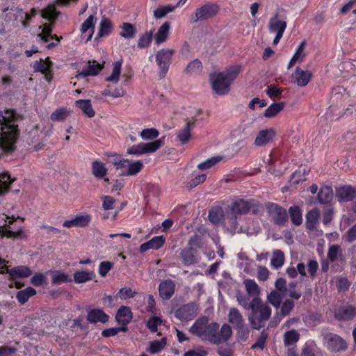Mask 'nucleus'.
<instances>
[{
	"label": "nucleus",
	"instance_id": "39",
	"mask_svg": "<svg viewBox=\"0 0 356 356\" xmlns=\"http://www.w3.org/2000/svg\"><path fill=\"white\" fill-rule=\"evenodd\" d=\"M122 31L120 33L121 37L130 39L134 38L136 33V26L129 22H123L120 26Z\"/></svg>",
	"mask_w": 356,
	"mask_h": 356
},
{
	"label": "nucleus",
	"instance_id": "41",
	"mask_svg": "<svg viewBox=\"0 0 356 356\" xmlns=\"http://www.w3.org/2000/svg\"><path fill=\"white\" fill-rule=\"evenodd\" d=\"M154 30L146 31L142 34L138 40L137 46L139 49H145L150 46L153 40Z\"/></svg>",
	"mask_w": 356,
	"mask_h": 356
},
{
	"label": "nucleus",
	"instance_id": "20",
	"mask_svg": "<svg viewBox=\"0 0 356 356\" xmlns=\"http://www.w3.org/2000/svg\"><path fill=\"white\" fill-rule=\"evenodd\" d=\"M109 320V316L102 309H92L88 311L87 321L90 323H106Z\"/></svg>",
	"mask_w": 356,
	"mask_h": 356
},
{
	"label": "nucleus",
	"instance_id": "4",
	"mask_svg": "<svg viewBox=\"0 0 356 356\" xmlns=\"http://www.w3.org/2000/svg\"><path fill=\"white\" fill-rule=\"evenodd\" d=\"M250 307L252 311L249 317L250 324L252 328L259 330L264 325V323L269 319L271 315V309L268 305L263 304L258 297L252 300Z\"/></svg>",
	"mask_w": 356,
	"mask_h": 356
},
{
	"label": "nucleus",
	"instance_id": "28",
	"mask_svg": "<svg viewBox=\"0 0 356 356\" xmlns=\"http://www.w3.org/2000/svg\"><path fill=\"white\" fill-rule=\"evenodd\" d=\"M170 24L168 22H165L158 29L154 35V40L156 44H161L165 42L170 35Z\"/></svg>",
	"mask_w": 356,
	"mask_h": 356
},
{
	"label": "nucleus",
	"instance_id": "30",
	"mask_svg": "<svg viewBox=\"0 0 356 356\" xmlns=\"http://www.w3.org/2000/svg\"><path fill=\"white\" fill-rule=\"evenodd\" d=\"M333 198V190L331 186H322L318 193V199L321 204H325L331 202Z\"/></svg>",
	"mask_w": 356,
	"mask_h": 356
},
{
	"label": "nucleus",
	"instance_id": "21",
	"mask_svg": "<svg viewBox=\"0 0 356 356\" xmlns=\"http://www.w3.org/2000/svg\"><path fill=\"white\" fill-rule=\"evenodd\" d=\"M312 73L308 70H303L300 67H297L293 75L296 83L299 87L306 86L312 78Z\"/></svg>",
	"mask_w": 356,
	"mask_h": 356
},
{
	"label": "nucleus",
	"instance_id": "26",
	"mask_svg": "<svg viewBox=\"0 0 356 356\" xmlns=\"http://www.w3.org/2000/svg\"><path fill=\"white\" fill-rule=\"evenodd\" d=\"M209 323L208 318L202 317L197 319L191 327L190 332L198 337L202 338L204 334L205 328Z\"/></svg>",
	"mask_w": 356,
	"mask_h": 356
},
{
	"label": "nucleus",
	"instance_id": "3",
	"mask_svg": "<svg viewBox=\"0 0 356 356\" xmlns=\"http://www.w3.org/2000/svg\"><path fill=\"white\" fill-rule=\"evenodd\" d=\"M242 71L240 65H232L225 71L211 74L209 79L213 90L218 95H225L229 92L232 83L236 79Z\"/></svg>",
	"mask_w": 356,
	"mask_h": 356
},
{
	"label": "nucleus",
	"instance_id": "47",
	"mask_svg": "<svg viewBox=\"0 0 356 356\" xmlns=\"http://www.w3.org/2000/svg\"><path fill=\"white\" fill-rule=\"evenodd\" d=\"M222 160V156H212L211 158H209L206 161L199 163L197 168L200 170H206L210 169Z\"/></svg>",
	"mask_w": 356,
	"mask_h": 356
},
{
	"label": "nucleus",
	"instance_id": "17",
	"mask_svg": "<svg viewBox=\"0 0 356 356\" xmlns=\"http://www.w3.org/2000/svg\"><path fill=\"white\" fill-rule=\"evenodd\" d=\"M92 220V216L90 214L84 213L76 215L73 219L65 220L63 223L65 227L70 228L72 227H86Z\"/></svg>",
	"mask_w": 356,
	"mask_h": 356
},
{
	"label": "nucleus",
	"instance_id": "8",
	"mask_svg": "<svg viewBox=\"0 0 356 356\" xmlns=\"http://www.w3.org/2000/svg\"><path fill=\"white\" fill-rule=\"evenodd\" d=\"M219 11V6L216 3H208L195 10L194 15L191 16V22L195 23L198 21L206 20L214 17Z\"/></svg>",
	"mask_w": 356,
	"mask_h": 356
},
{
	"label": "nucleus",
	"instance_id": "11",
	"mask_svg": "<svg viewBox=\"0 0 356 356\" xmlns=\"http://www.w3.org/2000/svg\"><path fill=\"white\" fill-rule=\"evenodd\" d=\"M197 309L196 304L190 302L178 308L175 313L176 318L180 321H191L195 318Z\"/></svg>",
	"mask_w": 356,
	"mask_h": 356
},
{
	"label": "nucleus",
	"instance_id": "51",
	"mask_svg": "<svg viewBox=\"0 0 356 356\" xmlns=\"http://www.w3.org/2000/svg\"><path fill=\"white\" fill-rule=\"evenodd\" d=\"M300 339V334L295 330L287 331L284 334V342L286 346H291Z\"/></svg>",
	"mask_w": 356,
	"mask_h": 356
},
{
	"label": "nucleus",
	"instance_id": "63",
	"mask_svg": "<svg viewBox=\"0 0 356 356\" xmlns=\"http://www.w3.org/2000/svg\"><path fill=\"white\" fill-rule=\"evenodd\" d=\"M162 323V319L158 316L151 317L147 322V328L153 333L158 330V325Z\"/></svg>",
	"mask_w": 356,
	"mask_h": 356
},
{
	"label": "nucleus",
	"instance_id": "29",
	"mask_svg": "<svg viewBox=\"0 0 356 356\" xmlns=\"http://www.w3.org/2000/svg\"><path fill=\"white\" fill-rule=\"evenodd\" d=\"M15 180V179L11 178L8 172L0 173V196L5 195L10 191V185Z\"/></svg>",
	"mask_w": 356,
	"mask_h": 356
},
{
	"label": "nucleus",
	"instance_id": "52",
	"mask_svg": "<svg viewBox=\"0 0 356 356\" xmlns=\"http://www.w3.org/2000/svg\"><path fill=\"white\" fill-rule=\"evenodd\" d=\"M202 70V64L199 59H195L190 62L186 67L184 72L186 74H198Z\"/></svg>",
	"mask_w": 356,
	"mask_h": 356
},
{
	"label": "nucleus",
	"instance_id": "33",
	"mask_svg": "<svg viewBox=\"0 0 356 356\" xmlns=\"http://www.w3.org/2000/svg\"><path fill=\"white\" fill-rule=\"evenodd\" d=\"M72 280L70 276L61 270H55L52 273L51 284H62L64 283L72 282Z\"/></svg>",
	"mask_w": 356,
	"mask_h": 356
},
{
	"label": "nucleus",
	"instance_id": "18",
	"mask_svg": "<svg viewBox=\"0 0 356 356\" xmlns=\"http://www.w3.org/2000/svg\"><path fill=\"white\" fill-rule=\"evenodd\" d=\"M182 263L185 266H191L197 264L200 257L197 250L194 248H185L179 253Z\"/></svg>",
	"mask_w": 356,
	"mask_h": 356
},
{
	"label": "nucleus",
	"instance_id": "48",
	"mask_svg": "<svg viewBox=\"0 0 356 356\" xmlns=\"http://www.w3.org/2000/svg\"><path fill=\"white\" fill-rule=\"evenodd\" d=\"M284 107V102L273 103L270 105L264 112V116L266 118H273L280 112Z\"/></svg>",
	"mask_w": 356,
	"mask_h": 356
},
{
	"label": "nucleus",
	"instance_id": "37",
	"mask_svg": "<svg viewBox=\"0 0 356 356\" xmlns=\"http://www.w3.org/2000/svg\"><path fill=\"white\" fill-rule=\"evenodd\" d=\"M289 213L293 225L299 226L302 223V212L298 206H291L289 209Z\"/></svg>",
	"mask_w": 356,
	"mask_h": 356
},
{
	"label": "nucleus",
	"instance_id": "55",
	"mask_svg": "<svg viewBox=\"0 0 356 356\" xmlns=\"http://www.w3.org/2000/svg\"><path fill=\"white\" fill-rule=\"evenodd\" d=\"M284 262V255L282 251L276 250L273 252V257L271 258V264L278 268L283 266Z\"/></svg>",
	"mask_w": 356,
	"mask_h": 356
},
{
	"label": "nucleus",
	"instance_id": "16",
	"mask_svg": "<svg viewBox=\"0 0 356 356\" xmlns=\"http://www.w3.org/2000/svg\"><path fill=\"white\" fill-rule=\"evenodd\" d=\"M218 330L219 324L218 323H208L205 328L204 334L201 339L204 341H208L211 343L219 345L220 339L218 338Z\"/></svg>",
	"mask_w": 356,
	"mask_h": 356
},
{
	"label": "nucleus",
	"instance_id": "61",
	"mask_svg": "<svg viewBox=\"0 0 356 356\" xmlns=\"http://www.w3.org/2000/svg\"><path fill=\"white\" fill-rule=\"evenodd\" d=\"M128 330L127 327H111L104 330L102 332V336L103 337H111L115 336L120 332H127Z\"/></svg>",
	"mask_w": 356,
	"mask_h": 356
},
{
	"label": "nucleus",
	"instance_id": "9",
	"mask_svg": "<svg viewBox=\"0 0 356 356\" xmlns=\"http://www.w3.org/2000/svg\"><path fill=\"white\" fill-rule=\"evenodd\" d=\"M328 350L332 352H340L347 349L346 341L339 335L334 333H327L323 337Z\"/></svg>",
	"mask_w": 356,
	"mask_h": 356
},
{
	"label": "nucleus",
	"instance_id": "27",
	"mask_svg": "<svg viewBox=\"0 0 356 356\" xmlns=\"http://www.w3.org/2000/svg\"><path fill=\"white\" fill-rule=\"evenodd\" d=\"M320 211L318 209L314 208L306 214L305 227L309 231H314L318 223Z\"/></svg>",
	"mask_w": 356,
	"mask_h": 356
},
{
	"label": "nucleus",
	"instance_id": "19",
	"mask_svg": "<svg viewBox=\"0 0 356 356\" xmlns=\"http://www.w3.org/2000/svg\"><path fill=\"white\" fill-rule=\"evenodd\" d=\"M133 314L129 307L122 306L117 311L115 320L121 327H127V325L131 321Z\"/></svg>",
	"mask_w": 356,
	"mask_h": 356
},
{
	"label": "nucleus",
	"instance_id": "53",
	"mask_svg": "<svg viewBox=\"0 0 356 356\" xmlns=\"http://www.w3.org/2000/svg\"><path fill=\"white\" fill-rule=\"evenodd\" d=\"M166 344V339H161L160 341H154L149 343L147 351L151 354H156L161 351Z\"/></svg>",
	"mask_w": 356,
	"mask_h": 356
},
{
	"label": "nucleus",
	"instance_id": "6",
	"mask_svg": "<svg viewBox=\"0 0 356 356\" xmlns=\"http://www.w3.org/2000/svg\"><path fill=\"white\" fill-rule=\"evenodd\" d=\"M163 138L155 140L149 143H140L129 147L127 149V154L140 156L145 154L154 153L163 145Z\"/></svg>",
	"mask_w": 356,
	"mask_h": 356
},
{
	"label": "nucleus",
	"instance_id": "35",
	"mask_svg": "<svg viewBox=\"0 0 356 356\" xmlns=\"http://www.w3.org/2000/svg\"><path fill=\"white\" fill-rule=\"evenodd\" d=\"M36 294V290L33 287L29 286L25 289L20 290L16 293V298L20 305H24L31 297Z\"/></svg>",
	"mask_w": 356,
	"mask_h": 356
},
{
	"label": "nucleus",
	"instance_id": "56",
	"mask_svg": "<svg viewBox=\"0 0 356 356\" xmlns=\"http://www.w3.org/2000/svg\"><path fill=\"white\" fill-rule=\"evenodd\" d=\"M37 14V10L35 8L31 9L30 12L24 13L23 11V17L22 19H20V23L22 24L24 28H29L30 26L31 22L33 19L35 17Z\"/></svg>",
	"mask_w": 356,
	"mask_h": 356
},
{
	"label": "nucleus",
	"instance_id": "36",
	"mask_svg": "<svg viewBox=\"0 0 356 356\" xmlns=\"http://www.w3.org/2000/svg\"><path fill=\"white\" fill-rule=\"evenodd\" d=\"M305 47V42L302 41L296 48L295 53L291 58L289 64L288 69L292 67L297 62H301L305 58L304 49Z\"/></svg>",
	"mask_w": 356,
	"mask_h": 356
},
{
	"label": "nucleus",
	"instance_id": "23",
	"mask_svg": "<svg viewBox=\"0 0 356 356\" xmlns=\"http://www.w3.org/2000/svg\"><path fill=\"white\" fill-rule=\"evenodd\" d=\"M6 273L10 275L11 280L26 278L32 274L31 270L26 266H18L11 269L7 268Z\"/></svg>",
	"mask_w": 356,
	"mask_h": 356
},
{
	"label": "nucleus",
	"instance_id": "60",
	"mask_svg": "<svg viewBox=\"0 0 356 356\" xmlns=\"http://www.w3.org/2000/svg\"><path fill=\"white\" fill-rule=\"evenodd\" d=\"M268 338V333L263 330L259 337L257 339V341L252 345V349L259 348L261 350H264L266 345V340Z\"/></svg>",
	"mask_w": 356,
	"mask_h": 356
},
{
	"label": "nucleus",
	"instance_id": "12",
	"mask_svg": "<svg viewBox=\"0 0 356 356\" xmlns=\"http://www.w3.org/2000/svg\"><path fill=\"white\" fill-rule=\"evenodd\" d=\"M356 316V307L346 304L335 309L334 317L341 321H349Z\"/></svg>",
	"mask_w": 356,
	"mask_h": 356
},
{
	"label": "nucleus",
	"instance_id": "58",
	"mask_svg": "<svg viewBox=\"0 0 356 356\" xmlns=\"http://www.w3.org/2000/svg\"><path fill=\"white\" fill-rule=\"evenodd\" d=\"M159 135V131L155 128L145 129L140 133V136L145 140L156 139Z\"/></svg>",
	"mask_w": 356,
	"mask_h": 356
},
{
	"label": "nucleus",
	"instance_id": "31",
	"mask_svg": "<svg viewBox=\"0 0 356 356\" xmlns=\"http://www.w3.org/2000/svg\"><path fill=\"white\" fill-rule=\"evenodd\" d=\"M76 107L80 108L83 113L88 118H92L95 115V112L92 106L90 99H79L75 102Z\"/></svg>",
	"mask_w": 356,
	"mask_h": 356
},
{
	"label": "nucleus",
	"instance_id": "10",
	"mask_svg": "<svg viewBox=\"0 0 356 356\" xmlns=\"http://www.w3.org/2000/svg\"><path fill=\"white\" fill-rule=\"evenodd\" d=\"M186 122L184 127L177 132L176 136L177 140L181 145L188 143L191 138V131L197 122L196 116L186 118Z\"/></svg>",
	"mask_w": 356,
	"mask_h": 356
},
{
	"label": "nucleus",
	"instance_id": "13",
	"mask_svg": "<svg viewBox=\"0 0 356 356\" xmlns=\"http://www.w3.org/2000/svg\"><path fill=\"white\" fill-rule=\"evenodd\" d=\"M336 195L339 202H351L356 200V187L351 185H344L336 190Z\"/></svg>",
	"mask_w": 356,
	"mask_h": 356
},
{
	"label": "nucleus",
	"instance_id": "62",
	"mask_svg": "<svg viewBox=\"0 0 356 356\" xmlns=\"http://www.w3.org/2000/svg\"><path fill=\"white\" fill-rule=\"evenodd\" d=\"M47 278L45 275L42 273H36L35 275L31 278V283L34 286H41L46 284Z\"/></svg>",
	"mask_w": 356,
	"mask_h": 356
},
{
	"label": "nucleus",
	"instance_id": "59",
	"mask_svg": "<svg viewBox=\"0 0 356 356\" xmlns=\"http://www.w3.org/2000/svg\"><path fill=\"white\" fill-rule=\"evenodd\" d=\"M40 28H42V32L38 34V36L40 37L44 42H47L49 37L52 34L51 24H44L42 26H40Z\"/></svg>",
	"mask_w": 356,
	"mask_h": 356
},
{
	"label": "nucleus",
	"instance_id": "64",
	"mask_svg": "<svg viewBox=\"0 0 356 356\" xmlns=\"http://www.w3.org/2000/svg\"><path fill=\"white\" fill-rule=\"evenodd\" d=\"M113 267V263L109 261H102L99 266V274L105 277Z\"/></svg>",
	"mask_w": 356,
	"mask_h": 356
},
{
	"label": "nucleus",
	"instance_id": "25",
	"mask_svg": "<svg viewBox=\"0 0 356 356\" xmlns=\"http://www.w3.org/2000/svg\"><path fill=\"white\" fill-rule=\"evenodd\" d=\"M228 321L233 325L234 329L243 330L244 320L238 309L233 307L229 309Z\"/></svg>",
	"mask_w": 356,
	"mask_h": 356
},
{
	"label": "nucleus",
	"instance_id": "22",
	"mask_svg": "<svg viewBox=\"0 0 356 356\" xmlns=\"http://www.w3.org/2000/svg\"><path fill=\"white\" fill-rule=\"evenodd\" d=\"M103 67V65L99 64L95 60H93L92 62L89 60L88 62V65L83 68L78 76L81 77L96 76L102 71Z\"/></svg>",
	"mask_w": 356,
	"mask_h": 356
},
{
	"label": "nucleus",
	"instance_id": "1",
	"mask_svg": "<svg viewBox=\"0 0 356 356\" xmlns=\"http://www.w3.org/2000/svg\"><path fill=\"white\" fill-rule=\"evenodd\" d=\"M19 115L13 109L0 111V159L6 156L12 155L16 150V143L19 136V129L17 124Z\"/></svg>",
	"mask_w": 356,
	"mask_h": 356
},
{
	"label": "nucleus",
	"instance_id": "40",
	"mask_svg": "<svg viewBox=\"0 0 356 356\" xmlns=\"http://www.w3.org/2000/svg\"><path fill=\"white\" fill-rule=\"evenodd\" d=\"M53 66V63L49 57H47L44 60L40 58L34 62L33 67L35 72H45L47 70Z\"/></svg>",
	"mask_w": 356,
	"mask_h": 356
},
{
	"label": "nucleus",
	"instance_id": "49",
	"mask_svg": "<svg viewBox=\"0 0 356 356\" xmlns=\"http://www.w3.org/2000/svg\"><path fill=\"white\" fill-rule=\"evenodd\" d=\"M218 338L220 339V344L226 342L232 335V330L228 324H223L220 330L218 331Z\"/></svg>",
	"mask_w": 356,
	"mask_h": 356
},
{
	"label": "nucleus",
	"instance_id": "15",
	"mask_svg": "<svg viewBox=\"0 0 356 356\" xmlns=\"http://www.w3.org/2000/svg\"><path fill=\"white\" fill-rule=\"evenodd\" d=\"M175 291V281L167 279L162 280L159 285V293L163 300H169Z\"/></svg>",
	"mask_w": 356,
	"mask_h": 356
},
{
	"label": "nucleus",
	"instance_id": "14",
	"mask_svg": "<svg viewBox=\"0 0 356 356\" xmlns=\"http://www.w3.org/2000/svg\"><path fill=\"white\" fill-rule=\"evenodd\" d=\"M3 17L6 22H13V26H17L23 17V10L15 6L6 8L3 10Z\"/></svg>",
	"mask_w": 356,
	"mask_h": 356
},
{
	"label": "nucleus",
	"instance_id": "45",
	"mask_svg": "<svg viewBox=\"0 0 356 356\" xmlns=\"http://www.w3.org/2000/svg\"><path fill=\"white\" fill-rule=\"evenodd\" d=\"M92 173L95 177L102 179L107 174V169L105 165L99 161H95L92 164Z\"/></svg>",
	"mask_w": 356,
	"mask_h": 356
},
{
	"label": "nucleus",
	"instance_id": "2",
	"mask_svg": "<svg viewBox=\"0 0 356 356\" xmlns=\"http://www.w3.org/2000/svg\"><path fill=\"white\" fill-rule=\"evenodd\" d=\"M261 209L260 203L255 199L236 197L232 200L227 208L226 220L231 229L235 231L238 228V219L242 215H246L250 212L257 215L260 212Z\"/></svg>",
	"mask_w": 356,
	"mask_h": 356
},
{
	"label": "nucleus",
	"instance_id": "7",
	"mask_svg": "<svg viewBox=\"0 0 356 356\" xmlns=\"http://www.w3.org/2000/svg\"><path fill=\"white\" fill-rule=\"evenodd\" d=\"M266 207L268 214L274 224L278 226H284L286 224L289 220L286 209L274 202H268Z\"/></svg>",
	"mask_w": 356,
	"mask_h": 356
},
{
	"label": "nucleus",
	"instance_id": "50",
	"mask_svg": "<svg viewBox=\"0 0 356 356\" xmlns=\"http://www.w3.org/2000/svg\"><path fill=\"white\" fill-rule=\"evenodd\" d=\"M41 15L42 18L53 23L57 18L58 13L54 6H49L42 10Z\"/></svg>",
	"mask_w": 356,
	"mask_h": 356
},
{
	"label": "nucleus",
	"instance_id": "24",
	"mask_svg": "<svg viewBox=\"0 0 356 356\" xmlns=\"http://www.w3.org/2000/svg\"><path fill=\"white\" fill-rule=\"evenodd\" d=\"M275 133L273 129H264L259 131L255 140L254 145L262 147L269 143L275 136Z\"/></svg>",
	"mask_w": 356,
	"mask_h": 356
},
{
	"label": "nucleus",
	"instance_id": "54",
	"mask_svg": "<svg viewBox=\"0 0 356 356\" xmlns=\"http://www.w3.org/2000/svg\"><path fill=\"white\" fill-rule=\"evenodd\" d=\"M176 8L177 6L172 5H167L159 7L154 11V16L156 19H161L164 17L168 13L174 11Z\"/></svg>",
	"mask_w": 356,
	"mask_h": 356
},
{
	"label": "nucleus",
	"instance_id": "5",
	"mask_svg": "<svg viewBox=\"0 0 356 356\" xmlns=\"http://www.w3.org/2000/svg\"><path fill=\"white\" fill-rule=\"evenodd\" d=\"M174 54V49L165 48L160 49L155 54V60L159 68L158 75L160 79L166 76L172 63Z\"/></svg>",
	"mask_w": 356,
	"mask_h": 356
},
{
	"label": "nucleus",
	"instance_id": "43",
	"mask_svg": "<svg viewBox=\"0 0 356 356\" xmlns=\"http://www.w3.org/2000/svg\"><path fill=\"white\" fill-rule=\"evenodd\" d=\"M113 29V26L111 20L108 18L103 17L101 20L98 35L99 37H104L108 35Z\"/></svg>",
	"mask_w": 356,
	"mask_h": 356
},
{
	"label": "nucleus",
	"instance_id": "34",
	"mask_svg": "<svg viewBox=\"0 0 356 356\" xmlns=\"http://www.w3.org/2000/svg\"><path fill=\"white\" fill-rule=\"evenodd\" d=\"M95 277L93 271L76 270L74 273V281L76 284L85 283Z\"/></svg>",
	"mask_w": 356,
	"mask_h": 356
},
{
	"label": "nucleus",
	"instance_id": "42",
	"mask_svg": "<svg viewBox=\"0 0 356 356\" xmlns=\"http://www.w3.org/2000/svg\"><path fill=\"white\" fill-rule=\"evenodd\" d=\"M70 115V111L65 107L56 109L50 115V119L54 122H62Z\"/></svg>",
	"mask_w": 356,
	"mask_h": 356
},
{
	"label": "nucleus",
	"instance_id": "57",
	"mask_svg": "<svg viewBox=\"0 0 356 356\" xmlns=\"http://www.w3.org/2000/svg\"><path fill=\"white\" fill-rule=\"evenodd\" d=\"M285 88H278L275 84H270L267 86L266 92L270 99L280 98Z\"/></svg>",
	"mask_w": 356,
	"mask_h": 356
},
{
	"label": "nucleus",
	"instance_id": "46",
	"mask_svg": "<svg viewBox=\"0 0 356 356\" xmlns=\"http://www.w3.org/2000/svg\"><path fill=\"white\" fill-rule=\"evenodd\" d=\"M143 168V163L140 161H136L129 163L128 168L126 172H123V175L133 176L140 172Z\"/></svg>",
	"mask_w": 356,
	"mask_h": 356
},
{
	"label": "nucleus",
	"instance_id": "32",
	"mask_svg": "<svg viewBox=\"0 0 356 356\" xmlns=\"http://www.w3.org/2000/svg\"><path fill=\"white\" fill-rule=\"evenodd\" d=\"M277 17L278 15L276 14L274 17L270 19L269 30L271 33H280V31H282V33H284L286 28V22L278 19Z\"/></svg>",
	"mask_w": 356,
	"mask_h": 356
},
{
	"label": "nucleus",
	"instance_id": "44",
	"mask_svg": "<svg viewBox=\"0 0 356 356\" xmlns=\"http://www.w3.org/2000/svg\"><path fill=\"white\" fill-rule=\"evenodd\" d=\"M122 62V60L116 61L113 63V68L111 74L106 78V81L117 83L119 81L120 75L121 74Z\"/></svg>",
	"mask_w": 356,
	"mask_h": 356
},
{
	"label": "nucleus",
	"instance_id": "38",
	"mask_svg": "<svg viewBox=\"0 0 356 356\" xmlns=\"http://www.w3.org/2000/svg\"><path fill=\"white\" fill-rule=\"evenodd\" d=\"M95 17L94 15H90L82 24L81 27V32L82 34L89 33L88 37L87 38V41L90 40L92 38V36L94 33L95 29V23H94Z\"/></svg>",
	"mask_w": 356,
	"mask_h": 356
}]
</instances>
